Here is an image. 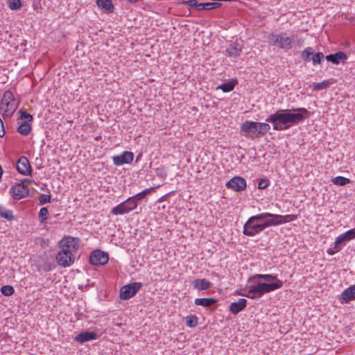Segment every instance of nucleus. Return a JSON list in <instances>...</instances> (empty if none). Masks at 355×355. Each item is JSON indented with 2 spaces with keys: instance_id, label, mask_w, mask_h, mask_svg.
<instances>
[{
  "instance_id": "f257e3e1",
  "label": "nucleus",
  "mask_w": 355,
  "mask_h": 355,
  "mask_svg": "<svg viewBox=\"0 0 355 355\" xmlns=\"http://www.w3.org/2000/svg\"><path fill=\"white\" fill-rule=\"evenodd\" d=\"M309 116L310 112L304 107L278 110L269 115L266 121L271 123L275 130L280 131L302 122Z\"/></svg>"
},
{
  "instance_id": "f03ea898",
  "label": "nucleus",
  "mask_w": 355,
  "mask_h": 355,
  "mask_svg": "<svg viewBox=\"0 0 355 355\" xmlns=\"http://www.w3.org/2000/svg\"><path fill=\"white\" fill-rule=\"evenodd\" d=\"M268 218V213H262L252 216L248 218L243 225V234L254 236L266 228L272 226Z\"/></svg>"
},
{
  "instance_id": "7ed1b4c3",
  "label": "nucleus",
  "mask_w": 355,
  "mask_h": 355,
  "mask_svg": "<svg viewBox=\"0 0 355 355\" xmlns=\"http://www.w3.org/2000/svg\"><path fill=\"white\" fill-rule=\"evenodd\" d=\"M270 130L268 123L245 121L241 125V131L246 137L254 139L264 136Z\"/></svg>"
},
{
  "instance_id": "20e7f679",
  "label": "nucleus",
  "mask_w": 355,
  "mask_h": 355,
  "mask_svg": "<svg viewBox=\"0 0 355 355\" xmlns=\"http://www.w3.org/2000/svg\"><path fill=\"white\" fill-rule=\"evenodd\" d=\"M80 245V239L76 237L72 236H64L60 241V246L61 248V250L60 252H62L63 254H66V253L73 255V253L76 252Z\"/></svg>"
},
{
  "instance_id": "39448f33",
  "label": "nucleus",
  "mask_w": 355,
  "mask_h": 355,
  "mask_svg": "<svg viewBox=\"0 0 355 355\" xmlns=\"http://www.w3.org/2000/svg\"><path fill=\"white\" fill-rule=\"evenodd\" d=\"M269 42L274 46L284 50H288L292 47L293 40L286 36V33L280 34H271L268 36Z\"/></svg>"
},
{
  "instance_id": "423d86ee",
  "label": "nucleus",
  "mask_w": 355,
  "mask_h": 355,
  "mask_svg": "<svg viewBox=\"0 0 355 355\" xmlns=\"http://www.w3.org/2000/svg\"><path fill=\"white\" fill-rule=\"evenodd\" d=\"M142 286L141 282H134L122 286L120 289V298L124 300L130 299L137 294Z\"/></svg>"
},
{
  "instance_id": "0eeeda50",
  "label": "nucleus",
  "mask_w": 355,
  "mask_h": 355,
  "mask_svg": "<svg viewBox=\"0 0 355 355\" xmlns=\"http://www.w3.org/2000/svg\"><path fill=\"white\" fill-rule=\"evenodd\" d=\"M10 193L14 200H18L28 196L29 189L24 181H21L10 188Z\"/></svg>"
},
{
  "instance_id": "6e6552de",
  "label": "nucleus",
  "mask_w": 355,
  "mask_h": 355,
  "mask_svg": "<svg viewBox=\"0 0 355 355\" xmlns=\"http://www.w3.org/2000/svg\"><path fill=\"white\" fill-rule=\"evenodd\" d=\"M182 4H187L190 8H196L198 10H213L215 8H218L221 6L222 3L218 2H213V3H198L197 0H189V1H182Z\"/></svg>"
},
{
  "instance_id": "1a4fd4ad",
  "label": "nucleus",
  "mask_w": 355,
  "mask_h": 355,
  "mask_svg": "<svg viewBox=\"0 0 355 355\" xmlns=\"http://www.w3.org/2000/svg\"><path fill=\"white\" fill-rule=\"evenodd\" d=\"M108 260V254L101 250H93L89 256V263L96 266H103Z\"/></svg>"
},
{
  "instance_id": "9d476101",
  "label": "nucleus",
  "mask_w": 355,
  "mask_h": 355,
  "mask_svg": "<svg viewBox=\"0 0 355 355\" xmlns=\"http://www.w3.org/2000/svg\"><path fill=\"white\" fill-rule=\"evenodd\" d=\"M355 239V227L336 237L334 248L340 251L345 246V243Z\"/></svg>"
},
{
  "instance_id": "9b49d317",
  "label": "nucleus",
  "mask_w": 355,
  "mask_h": 355,
  "mask_svg": "<svg viewBox=\"0 0 355 355\" xmlns=\"http://www.w3.org/2000/svg\"><path fill=\"white\" fill-rule=\"evenodd\" d=\"M256 286V292L258 295L262 296L263 294L270 293L282 287V281H277V282L266 283L259 282Z\"/></svg>"
},
{
  "instance_id": "f8f14e48",
  "label": "nucleus",
  "mask_w": 355,
  "mask_h": 355,
  "mask_svg": "<svg viewBox=\"0 0 355 355\" xmlns=\"http://www.w3.org/2000/svg\"><path fill=\"white\" fill-rule=\"evenodd\" d=\"M226 187L232 189L235 191L239 192L246 188L247 182L243 178L235 176L226 183Z\"/></svg>"
},
{
  "instance_id": "ddd939ff",
  "label": "nucleus",
  "mask_w": 355,
  "mask_h": 355,
  "mask_svg": "<svg viewBox=\"0 0 355 355\" xmlns=\"http://www.w3.org/2000/svg\"><path fill=\"white\" fill-rule=\"evenodd\" d=\"M16 168L17 171L21 175H31V166L30 164L28 159L25 156H21L19 158L18 161L16 163Z\"/></svg>"
},
{
  "instance_id": "4468645a",
  "label": "nucleus",
  "mask_w": 355,
  "mask_h": 355,
  "mask_svg": "<svg viewBox=\"0 0 355 355\" xmlns=\"http://www.w3.org/2000/svg\"><path fill=\"white\" fill-rule=\"evenodd\" d=\"M268 218H270V223H272V226L278 225L282 223H286L295 220L297 218L295 215H279L268 213Z\"/></svg>"
},
{
  "instance_id": "2eb2a0df",
  "label": "nucleus",
  "mask_w": 355,
  "mask_h": 355,
  "mask_svg": "<svg viewBox=\"0 0 355 355\" xmlns=\"http://www.w3.org/2000/svg\"><path fill=\"white\" fill-rule=\"evenodd\" d=\"M134 158L133 153L130 151H124L119 155L112 157V160L116 166H121L126 164H130Z\"/></svg>"
},
{
  "instance_id": "dca6fc26",
  "label": "nucleus",
  "mask_w": 355,
  "mask_h": 355,
  "mask_svg": "<svg viewBox=\"0 0 355 355\" xmlns=\"http://www.w3.org/2000/svg\"><path fill=\"white\" fill-rule=\"evenodd\" d=\"M56 261L59 266L66 268L71 266L74 262V257L73 255L66 253L63 254L62 252H58L56 255Z\"/></svg>"
},
{
  "instance_id": "f3484780",
  "label": "nucleus",
  "mask_w": 355,
  "mask_h": 355,
  "mask_svg": "<svg viewBox=\"0 0 355 355\" xmlns=\"http://www.w3.org/2000/svg\"><path fill=\"white\" fill-rule=\"evenodd\" d=\"M98 338L96 333L93 331H83L77 334L73 338L74 341L83 344L85 342L96 340Z\"/></svg>"
},
{
  "instance_id": "a211bd4d",
  "label": "nucleus",
  "mask_w": 355,
  "mask_h": 355,
  "mask_svg": "<svg viewBox=\"0 0 355 355\" xmlns=\"http://www.w3.org/2000/svg\"><path fill=\"white\" fill-rule=\"evenodd\" d=\"M243 46L238 42L231 43L225 50V54L229 57H239L242 51Z\"/></svg>"
},
{
  "instance_id": "6ab92c4d",
  "label": "nucleus",
  "mask_w": 355,
  "mask_h": 355,
  "mask_svg": "<svg viewBox=\"0 0 355 355\" xmlns=\"http://www.w3.org/2000/svg\"><path fill=\"white\" fill-rule=\"evenodd\" d=\"M341 302L347 303L355 300V285H352L344 290L340 297Z\"/></svg>"
},
{
  "instance_id": "aec40b11",
  "label": "nucleus",
  "mask_w": 355,
  "mask_h": 355,
  "mask_svg": "<svg viewBox=\"0 0 355 355\" xmlns=\"http://www.w3.org/2000/svg\"><path fill=\"white\" fill-rule=\"evenodd\" d=\"M326 60L333 64H338L340 62H344L347 59V56L345 53L343 51H338L336 53L329 54L325 57Z\"/></svg>"
},
{
  "instance_id": "412c9836",
  "label": "nucleus",
  "mask_w": 355,
  "mask_h": 355,
  "mask_svg": "<svg viewBox=\"0 0 355 355\" xmlns=\"http://www.w3.org/2000/svg\"><path fill=\"white\" fill-rule=\"evenodd\" d=\"M96 3L105 13L110 14L114 12V6L112 0H96Z\"/></svg>"
},
{
  "instance_id": "4be33fe9",
  "label": "nucleus",
  "mask_w": 355,
  "mask_h": 355,
  "mask_svg": "<svg viewBox=\"0 0 355 355\" xmlns=\"http://www.w3.org/2000/svg\"><path fill=\"white\" fill-rule=\"evenodd\" d=\"M247 305V300L244 298H240L237 302H232L230 306V311L232 313L236 315L243 310Z\"/></svg>"
},
{
  "instance_id": "5701e85b",
  "label": "nucleus",
  "mask_w": 355,
  "mask_h": 355,
  "mask_svg": "<svg viewBox=\"0 0 355 355\" xmlns=\"http://www.w3.org/2000/svg\"><path fill=\"white\" fill-rule=\"evenodd\" d=\"M14 100V96L12 94L10 91H6L3 93V98H2V104L5 103L6 106L8 107L10 106L11 109H12V111L10 112V113H6L8 112V110H5V115L6 116H11L12 113L15 111V108L13 107V105L12 101Z\"/></svg>"
},
{
  "instance_id": "b1692460",
  "label": "nucleus",
  "mask_w": 355,
  "mask_h": 355,
  "mask_svg": "<svg viewBox=\"0 0 355 355\" xmlns=\"http://www.w3.org/2000/svg\"><path fill=\"white\" fill-rule=\"evenodd\" d=\"M193 287L198 291L207 290L211 288V284L206 279H196L192 282Z\"/></svg>"
},
{
  "instance_id": "393cba45",
  "label": "nucleus",
  "mask_w": 355,
  "mask_h": 355,
  "mask_svg": "<svg viewBox=\"0 0 355 355\" xmlns=\"http://www.w3.org/2000/svg\"><path fill=\"white\" fill-rule=\"evenodd\" d=\"M130 212L125 202H123L111 209L113 215H122Z\"/></svg>"
},
{
  "instance_id": "a878e982",
  "label": "nucleus",
  "mask_w": 355,
  "mask_h": 355,
  "mask_svg": "<svg viewBox=\"0 0 355 355\" xmlns=\"http://www.w3.org/2000/svg\"><path fill=\"white\" fill-rule=\"evenodd\" d=\"M217 300L214 297L196 298L194 301L196 305L209 307L216 304Z\"/></svg>"
},
{
  "instance_id": "bb28decb",
  "label": "nucleus",
  "mask_w": 355,
  "mask_h": 355,
  "mask_svg": "<svg viewBox=\"0 0 355 355\" xmlns=\"http://www.w3.org/2000/svg\"><path fill=\"white\" fill-rule=\"evenodd\" d=\"M238 83L236 79H231L227 83H223L216 87V89H221L223 92H229L232 91L236 85Z\"/></svg>"
},
{
  "instance_id": "cd10ccee",
  "label": "nucleus",
  "mask_w": 355,
  "mask_h": 355,
  "mask_svg": "<svg viewBox=\"0 0 355 355\" xmlns=\"http://www.w3.org/2000/svg\"><path fill=\"white\" fill-rule=\"evenodd\" d=\"M31 129V125L27 121H24L17 128V132L22 135H28Z\"/></svg>"
},
{
  "instance_id": "c85d7f7f",
  "label": "nucleus",
  "mask_w": 355,
  "mask_h": 355,
  "mask_svg": "<svg viewBox=\"0 0 355 355\" xmlns=\"http://www.w3.org/2000/svg\"><path fill=\"white\" fill-rule=\"evenodd\" d=\"M0 216L7 219L8 220H12L15 219L12 211L8 209L3 206H0Z\"/></svg>"
},
{
  "instance_id": "c756f323",
  "label": "nucleus",
  "mask_w": 355,
  "mask_h": 355,
  "mask_svg": "<svg viewBox=\"0 0 355 355\" xmlns=\"http://www.w3.org/2000/svg\"><path fill=\"white\" fill-rule=\"evenodd\" d=\"M254 277L259 279H263L266 282V283H272L271 282H272V281H274L273 282H277V281H280L279 279H277V277L276 275H270V274H267V275L258 274V275H256Z\"/></svg>"
},
{
  "instance_id": "7c9ffc66",
  "label": "nucleus",
  "mask_w": 355,
  "mask_h": 355,
  "mask_svg": "<svg viewBox=\"0 0 355 355\" xmlns=\"http://www.w3.org/2000/svg\"><path fill=\"white\" fill-rule=\"evenodd\" d=\"M332 182L336 185L345 186L350 182V180L343 176H337L332 180Z\"/></svg>"
},
{
  "instance_id": "2f4dec72",
  "label": "nucleus",
  "mask_w": 355,
  "mask_h": 355,
  "mask_svg": "<svg viewBox=\"0 0 355 355\" xmlns=\"http://www.w3.org/2000/svg\"><path fill=\"white\" fill-rule=\"evenodd\" d=\"M186 324L189 327H195L198 324V318L195 315H189L186 317Z\"/></svg>"
},
{
  "instance_id": "473e14b6",
  "label": "nucleus",
  "mask_w": 355,
  "mask_h": 355,
  "mask_svg": "<svg viewBox=\"0 0 355 355\" xmlns=\"http://www.w3.org/2000/svg\"><path fill=\"white\" fill-rule=\"evenodd\" d=\"M0 291L2 295L7 297L12 295L15 292L13 286L10 285L3 286Z\"/></svg>"
},
{
  "instance_id": "72a5a7b5",
  "label": "nucleus",
  "mask_w": 355,
  "mask_h": 355,
  "mask_svg": "<svg viewBox=\"0 0 355 355\" xmlns=\"http://www.w3.org/2000/svg\"><path fill=\"white\" fill-rule=\"evenodd\" d=\"M313 55V49L311 47H307L302 52L301 57L305 61H309L311 60V55Z\"/></svg>"
},
{
  "instance_id": "f704fd0d",
  "label": "nucleus",
  "mask_w": 355,
  "mask_h": 355,
  "mask_svg": "<svg viewBox=\"0 0 355 355\" xmlns=\"http://www.w3.org/2000/svg\"><path fill=\"white\" fill-rule=\"evenodd\" d=\"M152 189L153 188L146 189L142 191L141 192L135 195L134 196H132V198L138 202L142 199H144L148 194H149Z\"/></svg>"
},
{
  "instance_id": "c9c22d12",
  "label": "nucleus",
  "mask_w": 355,
  "mask_h": 355,
  "mask_svg": "<svg viewBox=\"0 0 355 355\" xmlns=\"http://www.w3.org/2000/svg\"><path fill=\"white\" fill-rule=\"evenodd\" d=\"M324 58V55L321 52H318L315 54L313 53L312 57H311L313 64L315 65L317 64H320L321 62L323 60Z\"/></svg>"
},
{
  "instance_id": "e433bc0d",
  "label": "nucleus",
  "mask_w": 355,
  "mask_h": 355,
  "mask_svg": "<svg viewBox=\"0 0 355 355\" xmlns=\"http://www.w3.org/2000/svg\"><path fill=\"white\" fill-rule=\"evenodd\" d=\"M8 4L9 8L13 10H19L21 7L20 0H8Z\"/></svg>"
},
{
  "instance_id": "4c0bfd02",
  "label": "nucleus",
  "mask_w": 355,
  "mask_h": 355,
  "mask_svg": "<svg viewBox=\"0 0 355 355\" xmlns=\"http://www.w3.org/2000/svg\"><path fill=\"white\" fill-rule=\"evenodd\" d=\"M329 85H330V83H329V80H323L321 83H314L313 89L314 90H322V89L329 87Z\"/></svg>"
},
{
  "instance_id": "58836bf2",
  "label": "nucleus",
  "mask_w": 355,
  "mask_h": 355,
  "mask_svg": "<svg viewBox=\"0 0 355 355\" xmlns=\"http://www.w3.org/2000/svg\"><path fill=\"white\" fill-rule=\"evenodd\" d=\"M125 202L127 204L130 211L134 210L137 207L138 202L132 198V196L128 198L127 200H125Z\"/></svg>"
},
{
  "instance_id": "ea45409f",
  "label": "nucleus",
  "mask_w": 355,
  "mask_h": 355,
  "mask_svg": "<svg viewBox=\"0 0 355 355\" xmlns=\"http://www.w3.org/2000/svg\"><path fill=\"white\" fill-rule=\"evenodd\" d=\"M246 297L252 299H255L257 297H261V295H258V293L256 292V286H252L248 292V294L245 295Z\"/></svg>"
},
{
  "instance_id": "a19ab883",
  "label": "nucleus",
  "mask_w": 355,
  "mask_h": 355,
  "mask_svg": "<svg viewBox=\"0 0 355 355\" xmlns=\"http://www.w3.org/2000/svg\"><path fill=\"white\" fill-rule=\"evenodd\" d=\"M49 210L46 207H42L39 212V218L41 223H44L47 219Z\"/></svg>"
},
{
  "instance_id": "79ce46f5",
  "label": "nucleus",
  "mask_w": 355,
  "mask_h": 355,
  "mask_svg": "<svg viewBox=\"0 0 355 355\" xmlns=\"http://www.w3.org/2000/svg\"><path fill=\"white\" fill-rule=\"evenodd\" d=\"M19 114H20V119L21 120H26L27 122L33 120V116L22 109L19 111Z\"/></svg>"
},
{
  "instance_id": "37998d69",
  "label": "nucleus",
  "mask_w": 355,
  "mask_h": 355,
  "mask_svg": "<svg viewBox=\"0 0 355 355\" xmlns=\"http://www.w3.org/2000/svg\"><path fill=\"white\" fill-rule=\"evenodd\" d=\"M51 200V196L50 195L42 194L40 196V205H42L46 203L50 202Z\"/></svg>"
},
{
  "instance_id": "c03bdc74",
  "label": "nucleus",
  "mask_w": 355,
  "mask_h": 355,
  "mask_svg": "<svg viewBox=\"0 0 355 355\" xmlns=\"http://www.w3.org/2000/svg\"><path fill=\"white\" fill-rule=\"evenodd\" d=\"M270 184V181L267 178L261 179L259 180L258 184V189H266Z\"/></svg>"
},
{
  "instance_id": "a18cd8bd",
  "label": "nucleus",
  "mask_w": 355,
  "mask_h": 355,
  "mask_svg": "<svg viewBox=\"0 0 355 355\" xmlns=\"http://www.w3.org/2000/svg\"><path fill=\"white\" fill-rule=\"evenodd\" d=\"M6 134L3 121L0 119V137H3Z\"/></svg>"
},
{
  "instance_id": "49530a36",
  "label": "nucleus",
  "mask_w": 355,
  "mask_h": 355,
  "mask_svg": "<svg viewBox=\"0 0 355 355\" xmlns=\"http://www.w3.org/2000/svg\"><path fill=\"white\" fill-rule=\"evenodd\" d=\"M337 251H336V249L334 248H329L327 250V252L330 254V255H333Z\"/></svg>"
},
{
  "instance_id": "de8ad7c7",
  "label": "nucleus",
  "mask_w": 355,
  "mask_h": 355,
  "mask_svg": "<svg viewBox=\"0 0 355 355\" xmlns=\"http://www.w3.org/2000/svg\"><path fill=\"white\" fill-rule=\"evenodd\" d=\"M44 270L45 272H47V271H50V270H51V266H50L49 264L46 265V266L44 267Z\"/></svg>"
},
{
  "instance_id": "09e8293b",
  "label": "nucleus",
  "mask_w": 355,
  "mask_h": 355,
  "mask_svg": "<svg viewBox=\"0 0 355 355\" xmlns=\"http://www.w3.org/2000/svg\"><path fill=\"white\" fill-rule=\"evenodd\" d=\"M297 41L299 46H301L304 42V40L302 38L297 39Z\"/></svg>"
},
{
  "instance_id": "8fccbe9b",
  "label": "nucleus",
  "mask_w": 355,
  "mask_h": 355,
  "mask_svg": "<svg viewBox=\"0 0 355 355\" xmlns=\"http://www.w3.org/2000/svg\"><path fill=\"white\" fill-rule=\"evenodd\" d=\"M127 1L131 3H137L139 1V0H127Z\"/></svg>"
},
{
  "instance_id": "3c124183",
  "label": "nucleus",
  "mask_w": 355,
  "mask_h": 355,
  "mask_svg": "<svg viewBox=\"0 0 355 355\" xmlns=\"http://www.w3.org/2000/svg\"><path fill=\"white\" fill-rule=\"evenodd\" d=\"M22 181H24V184H26V182H31V180L30 179L26 178V179L23 180Z\"/></svg>"
}]
</instances>
